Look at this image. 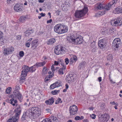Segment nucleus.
<instances>
[{
    "label": "nucleus",
    "mask_w": 122,
    "mask_h": 122,
    "mask_svg": "<svg viewBox=\"0 0 122 122\" xmlns=\"http://www.w3.org/2000/svg\"><path fill=\"white\" fill-rule=\"evenodd\" d=\"M10 104L13 106L16 105L17 106L15 110V116H13L11 118L9 119L6 122H18L19 116L21 112V109L20 106H17V100H14L13 98H12L10 100Z\"/></svg>",
    "instance_id": "nucleus-1"
},
{
    "label": "nucleus",
    "mask_w": 122,
    "mask_h": 122,
    "mask_svg": "<svg viewBox=\"0 0 122 122\" xmlns=\"http://www.w3.org/2000/svg\"><path fill=\"white\" fill-rule=\"evenodd\" d=\"M41 109L37 107H30L27 110L26 114L30 118H35L41 115Z\"/></svg>",
    "instance_id": "nucleus-2"
},
{
    "label": "nucleus",
    "mask_w": 122,
    "mask_h": 122,
    "mask_svg": "<svg viewBox=\"0 0 122 122\" xmlns=\"http://www.w3.org/2000/svg\"><path fill=\"white\" fill-rule=\"evenodd\" d=\"M83 37L81 35H76L75 36H71L68 38V41L69 42L75 45H80L83 42Z\"/></svg>",
    "instance_id": "nucleus-3"
},
{
    "label": "nucleus",
    "mask_w": 122,
    "mask_h": 122,
    "mask_svg": "<svg viewBox=\"0 0 122 122\" xmlns=\"http://www.w3.org/2000/svg\"><path fill=\"white\" fill-rule=\"evenodd\" d=\"M54 31L59 34L66 33L68 30V27L66 25L61 24H58L54 26Z\"/></svg>",
    "instance_id": "nucleus-4"
},
{
    "label": "nucleus",
    "mask_w": 122,
    "mask_h": 122,
    "mask_svg": "<svg viewBox=\"0 0 122 122\" xmlns=\"http://www.w3.org/2000/svg\"><path fill=\"white\" fill-rule=\"evenodd\" d=\"M88 9L87 7L84 5L83 8L82 10H76L75 16L77 18H80L84 17L87 13Z\"/></svg>",
    "instance_id": "nucleus-5"
},
{
    "label": "nucleus",
    "mask_w": 122,
    "mask_h": 122,
    "mask_svg": "<svg viewBox=\"0 0 122 122\" xmlns=\"http://www.w3.org/2000/svg\"><path fill=\"white\" fill-rule=\"evenodd\" d=\"M22 69L23 70L21 74L20 80L23 82L25 78V77L27 76V72L29 71V67L25 65H24L22 66Z\"/></svg>",
    "instance_id": "nucleus-6"
},
{
    "label": "nucleus",
    "mask_w": 122,
    "mask_h": 122,
    "mask_svg": "<svg viewBox=\"0 0 122 122\" xmlns=\"http://www.w3.org/2000/svg\"><path fill=\"white\" fill-rule=\"evenodd\" d=\"M110 23L111 24L114 26H120L122 24V19L118 18L112 20Z\"/></svg>",
    "instance_id": "nucleus-7"
},
{
    "label": "nucleus",
    "mask_w": 122,
    "mask_h": 122,
    "mask_svg": "<svg viewBox=\"0 0 122 122\" xmlns=\"http://www.w3.org/2000/svg\"><path fill=\"white\" fill-rule=\"evenodd\" d=\"M121 40L119 38H117L114 40L112 44V47L115 49L118 48L120 44Z\"/></svg>",
    "instance_id": "nucleus-8"
},
{
    "label": "nucleus",
    "mask_w": 122,
    "mask_h": 122,
    "mask_svg": "<svg viewBox=\"0 0 122 122\" xmlns=\"http://www.w3.org/2000/svg\"><path fill=\"white\" fill-rule=\"evenodd\" d=\"M78 111L77 107L75 105H73L69 108L70 115V116H73L76 114Z\"/></svg>",
    "instance_id": "nucleus-9"
},
{
    "label": "nucleus",
    "mask_w": 122,
    "mask_h": 122,
    "mask_svg": "<svg viewBox=\"0 0 122 122\" xmlns=\"http://www.w3.org/2000/svg\"><path fill=\"white\" fill-rule=\"evenodd\" d=\"M14 48L12 46H10L7 48L4 49L3 53L5 56H7L11 54L14 51Z\"/></svg>",
    "instance_id": "nucleus-10"
},
{
    "label": "nucleus",
    "mask_w": 122,
    "mask_h": 122,
    "mask_svg": "<svg viewBox=\"0 0 122 122\" xmlns=\"http://www.w3.org/2000/svg\"><path fill=\"white\" fill-rule=\"evenodd\" d=\"M64 50L63 47L61 46H56L55 49L54 51L55 53L57 55L62 54L64 52Z\"/></svg>",
    "instance_id": "nucleus-11"
},
{
    "label": "nucleus",
    "mask_w": 122,
    "mask_h": 122,
    "mask_svg": "<svg viewBox=\"0 0 122 122\" xmlns=\"http://www.w3.org/2000/svg\"><path fill=\"white\" fill-rule=\"evenodd\" d=\"M58 119L56 117L51 116L43 120L41 122H58Z\"/></svg>",
    "instance_id": "nucleus-12"
},
{
    "label": "nucleus",
    "mask_w": 122,
    "mask_h": 122,
    "mask_svg": "<svg viewBox=\"0 0 122 122\" xmlns=\"http://www.w3.org/2000/svg\"><path fill=\"white\" fill-rule=\"evenodd\" d=\"M106 38H104L99 41L98 45L101 48L103 49L106 46L107 44V43L106 42Z\"/></svg>",
    "instance_id": "nucleus-13"
},
{
    "label": "nucleus",
    "mask_w": 122,
    "mask_h": 122,
    "mask_svg": "<svg viewBox=\"0 0 122 122\" xmlns=\"http://www.w3.org/2000/svg\"><path fill=\"white\" fill-rule=\"evenodd\" d=\"M39 44V41L37 39L33 40L31 43V48L33 50L35 49L37 47Z\"/></svg>",
    "instance_id": "nucleus-14"
},
{
    "label": "nucleus",
    "mask_w": 122,
    "mask_h": 122,
    "mask_svg": "<svg viewBox=\"0 0 122 122\" xmlns=\"http://www.w3.org/2000/svg\"><path fill=\"white\" fill-rule=\"evenodd\" d=\"M13 92L15 96L20 101L22 99L23 97L22 95L20 93L19 91L14 90Z\"/></svg>",
    "instance_id": "nucleus-15"
},
{
    "label": "nucleus",
    "mask_w": 122,
    "mask_h": 122,
    "mask_svg": "<svg viewBox=\"0 0 122 122\" xmlns=\"http://www.w3.org/2000/svg\"><path fill=\"white\" fill-rule=\"evenodd\" d=\"M14 9L16 12H20L22 10V7L20 3H17L14 7Z\"/></svg>",
    "instance_id": "nucleus-16"
},
{
    "label": "nucleus",
    "mask_w": 122,
    "mask_h": 122,
    "mask_svg": "<svg viewBox=\"0 0 122 122\" xmlns=\"http://www.w3.org/2000/svg\"><path fill=\"white\" fill-rule=\"evenodd\" d=\"M61 86V81H58L55 83L51 84L50 86V88L51 89H53L55 88L60 86Z\"/></svg>",
    "instance_id": "nucleus-17"
},
{
    "label": "nucleus",
    "mask_w": 122,
    "mask_h": 122,
    "mask_svg": "<svg viewBox=\"0 0 122 122\" xmlns=\"http://www.w3.org/2000/svg\"><path fill=\"white\" fill-rule=\"evenodd\" d=\"M61 66L62 67L58 71V73L60 75H62L64 74L63 71L66 69V66L64 63L61 62Z\"/></svg>",
    "instance_id": "nucleus-18"
},
{
    "label": "nucleus",
    "mask_w": 122,
    "mask_h": 122,
    "mask_svg": "<svg viewBox=\"0 0 122 122\" xmlns=\"http://www.w3.org/2000/svg\"><path fill=\"white\" fill-rule=\"evenodd\" d=\"M4 34L0 31V46H2L4 44L5 39L4 38Z\"/></svg>",
    "instance_id": "nucleus-19"
},
{
    "label": "nucleus",
    "mask_w": 122,
    "mask_h": 122,
    "mask_svg": "<svg viewBox=\"0 0 122 122\" xmlns=\"http://www.w3.org/2000/svg\"><path fill=\"white\" fill-rule=\"evenodd\" d=\"M101 117L103 118L104 122H106L109 120V116L108 114L105 113L102 114H101Z\"/></svg>",
    "instance_id": "nucleus-20"
},
{
    "label": "nucleus",
    "mask_w": 122,
    "mask_h": 122,
    "mask_svg": "<svg viewBox=\"0 0 122 122\" xmlns=\"http://www.w3.org/2000/svg\"><path fill=\"white\" fill-rule=\"evenodd\" d=\"M56 41V39L54 38H51L48 40L47 42L46 43L48 45H53Z\"/></svg>",
    "instance_id": "nucleus-21"
},
{
    "label": "nucleus",
    "mask_w": 122,
    "mask_h": 122,
    "mask_svg": "<svg viewBox=\"0 0 122 122\" xmlns=\"http://www.w3.org/2000/svg\"><path fill=\"white\" fill-rule=\"evenodd\" d=\"M54 102V98L51 97L48 100H46L45 101V102L47 105H51Z\"/></svg>",
    "instance_id": "nucleus-22"
},
{
    "label": "nucleus",
    "mask_w": 122,
    "mask_h": 122,
    "mask_svg": "<svg viewBox=\"0 0 122 122\" xmlns=\"http://www.w3.org/2000/svg\"><path fill=\"white\" fill-rule=\"evenodd\" d=\"M33 32V30L31 28H29L25 32V36H28Z\"/></svg>",
    "instance_id": "nucleus-23"
},
{
    "label": "nucleus",
    "mask_w": 122,
    "mask_h": 122,
    "mask_svg": "<svg viewBox=\"0 0 122 122\" xmlns=\"http://www.w3.org/2000/svg\"><path fill=\"white\" fill-rule=\"evenodd\" d=\"M105 7H106V9H106V5L105 6V4L100 3L98 4L97 6V9H102L104 8Z\"/></svg>",
    "instance_id": "nucleus-24"
},
{
    "label": "nucleus",
    "mask_w": 122,
    "mask_h": 122,
    "mask_svg": "<svg viewBox=\"0 0 122 122\" xmlns=\"http://www.w3.org/2000/svg\"><path fill=\"white\" fill-rule=\"evenodd\" d=\"M113 12L115 14H118L119 13H122V8H116L114 11Z\"/></svg>",
    "instance_id": "nucleus-25"
},
{
    "label": "nucleus",
    "mask_w": 122,
    "mask_h": 122,
    "mask_svg": "<svg viewBox=\"0 0 122 122\" xmlns=\"http://www.w3.org/2000/svg\"><path fill=\"white\" fill-rule=\"evenodd\" d=\"M32 39V38H30L27 41L25 44V46L26 47L29 48L30 47L31 44V41Z\"/></svg>",
    "instance_id": "nucleus-26"
},
{
    "label": "nucleus",
    "mask_w": 122,
    "mask_h": 122,
    "mask_svg": "<svg viewBox=\"0 0 122 122\" xmlns=\"http://www.w3.org/2000/svg\"><path fill=\"white\" fill-rule=\"evenodd\" d=\"M77 60V58L76 56L74 55L73 56V58H71L70 60V62L72 63L73 62H75Z\"/></svg>",
    "instance_id": "nucleus-27"
},
{
    "label": "nucleus",
    "mask_w": 122,
    "mask_h": 122,
    "mask_svg": "<svg viewBox=\"0 0 122 122\" xmlns=\"http://www.w3.org/2000/svg\"><path fill=\"white\" fill-rule=\"evenodd\" d=\"M105 14L104 11H100L97 13L96 14V17H100Z\"/></svg>",
    "instance_id": "nucleus-28"
},
{
    "label": "nucleus",
    "mask_w": 122,
    "mask_h": 122,
    "mask_svg": "<svg viewBox=\"0 0 122 122\" xmlns=\"http://www.w3.org/2000/svg\"><path fill=\"white\" fill-rule=\"evenodd\" d=\"M36 67L35 65L30 67L29 68V71H30V72H34L36 70Z\"/></svg>",
    "instance_id": "nucleus-29"
},
{
    "label": "nucleus",
    "mask_w": 122,
    "mask_h": 122,
    "mask_svg": "<svg viewBox=\"0 0 122 122\" xmlns=\"http://www.w3.org/2000/svg\"><path fill=\"white\" fill-rule=\"evenodd\" d=\"M26 17L25 16H22L20 18V21L22 22H24L26 20Z\"/></svg>",
    "instance_id": "nucleus-30"
},
{
    "label": "nucleus",
    "mask_w": 122,
    "mask_h": 122,
    "mask_svg": "<svg viewBox=\"0 0 122 122\" xmlns=\"http://www.w3.org/2000/svg\"><path fill=\"white\" fill-rule=\"evenodd\" d=\"M102 33L104 35H105L106 34H107L108 30L106 28H103L102 30Z\"/></svg>",
    "instance_id": "nucleus-31"
},
{
    "label": "nucleus",
    "mask_w": 122,
    "mask_h": 122,
    "mask_svg": "<svg viewBox=\"0 0 122 122\" xmlns=\"http://www.w3.org/2000/svg\"><path fill=\"white\" fill-rule=\"evenodd\" d=\"M12 90V89L11 87H8L6 89L5 92L7 94H10L11 93V91Z\"/></svg>",
    "instance_id": "nucleus-32"
},
{
    "label": "nucleus",
    "mask_w": 122,
    "mask_h": 122,
    "mask_svg": "<svg viewBox=\"0 0 122 122\" xmlns=\"http://www.w3.org/2000/svg\"><path fill=\"white\" fill-rule=\"evenodd\" d=\"M107 60L110 62H112L113 60V56L111 54L108 55L107 57Z\"/></svg>",
    "instance_id": "nucleus-33"
},
{
    "label": "nucleus",
    "mask_w": 122,
    "mask_h": 122,
    "mask_svg": "<svg viewBox=\"0 0 122 122\" xmlns=\"http://www.w3.org/2000/svg\"><path fill=\"white\" fill-rule=\"evenodd\" d=\"M107 34H111L113 32L114 29L112 28H110L107 29Z\"/></svg>",
    "instance_id": "nucleus-34"
},
{
    "label": "nucleus",
    "mask_w": 122,
    "mask_h": 122,
    "mask_svg": "<svg viewBox=\"0 0 122 122\" xmlns=\"http://www.w3.org/2000/svg\"><path fill=\"white\" fill-rule=\"evenodd\" d=\"M84 118L83 117L81 116L80 117L79 116H76L75 118V120H81Z\"/></svg>",
    "instance_id": "nucleus-35"
},
{
    "label": "nucleus",
    "mask_w": 122,
    "mask_h": 122,
    "mask_svg": "<svg viewBox=\"0 0 122 122\" xmlns=\"http://www.w3.org/2000/svg\"><path fill=\"white\" fill-rule=\"evenodd\" d=\"M60 90L52 91L51 92V93L54 95H56L58 94L60 92Z\"/></svg>",
    "instance_id": "nucleus-36"
},
{
    "label": "nucleus",
    "mask_w": 122,
    "mask_h": 122,
    "mask_svg": "<svg viewBox=\"0 0 122 122\" xmlns=\"http://www.w3.org/2000/svg\"><path fill=\"white\" fill-rule=\"evenodd\" d=\"M47 71V69L46 67H44L42 70L43 74L44 75L46 74Z\"/></svg>",
    "instance_id": "nucleus-37"
},
{
    "label": "nucleus",
    "mask_w": 122,
    "mask_h": 122,
    "mask_svg": "<svg viewBox=\"0 0 122 122\" xmlns=\"http://www.w3.org/2000/svg\"><path fill=\"white\" fill-rule=\"evenodd\" d=\"M62 101L61 99L59 98L56 101L55 103L56 104H59L60 102L62 103Z\"/></svg>",
    "instance_id": "nucleus-38"
},
{
    "label": "nucleus",
    "mask_w": 122,
    "mask_h": 122,
    "mask_svg": "<svg viewBox=\"0 0 122 122\" xmlns=\"http://www.w3.org/2000/svg\"><path fill=\"white\" fill-rule=\"evenodd\" d=\"M48 74H49V77L50 78H52L54 76V72H52L51 71H50L48 72Z\"/></svg>",
    "instance_id": "nucleus-39"
},
{
    "label": "nucleus",
    "mask_w": 122,
    "mask_h": 122,
    "mask_svg": "<svg viewBox=\"0 0 122 122\" xmlns=\"http://www.w3.org/2000/svg\"><path fill=\"white\" fill-rule=\"evenodd\" d=\"M51 70L52 71V72L54 73L56 69L55 68L54 65H52L51 67Z\"/></svg>",
    "instance_id": "nucleus-40"
},
{
    "label": "nucleus",
    "mask_w": 122,
    "mask_h": 122,
    "mask_svg": "<svg viewBox=\"0 0 122 122\" xmlns=\"http://www.w3.org/2000/svg\"><path fill=\"white\" fill-rule=\"evenodd\" d=\"M19 55L20 57H23L24 55V53L23 51H21L19 52Z\"/></svg>",
    "instance_id": "nucleus-41"
},
{
    "label": "nucleus",
    "mask_w": 122,
    "mask_h": 122,
    "mask_svg": "<svg viewBox=\"0 0 122 122\" xmlns=\"http://www.w3.org/2000/svg\"><path fill=\"white\" fill-rule=\"evenodd\" d=\"M65 86L66 87V88L63 90V92H66L68 89V86L67 84H66Z\"/></svg>",
    "instance_id": "nucleus-42"
},
{
    "label": "nucleus",
    "mask_w": 122,
    "mask_h": 122,
    "mask_svg": "<svg viewBox=\"0 0 122 122\" xmlns=\"http://www.w3.org/2000/svg\"><path fill=\"white\" fill-rule=\"evenodd\" d=\"M96 115L94 114H93L92 115H90V117L91 118L93 119H95L96 118Z\"/></svg>",
    "instance_id": "nucleus-43"
},
{
    "label": "nucleus",
    "mask_w": 122,
    "mask_h": 122,
    "mask_svg": "<svg viewBox=\"0 0 122 122\" xmlns=\"http://www.w3.org/2000/svg\"><path fill=\"white\" fill-rule=\"evenodd\" d=\"M60 61V62H59L58 61H55L54 62V64H53V65H54V66L55 65L56 66H57L59 65V63H60V62H61V63L62 62V63L61 61Z\"/></svg>",
    "instance_id": "nucleus-44"
},
{
    "label": "nucleus",
    "mask_w": 122,
    "mask_h": 122,
    "mask_svg": "<svg viewBox=\"0 0 122 122\" xmlns=\"http://www.w3.org/2000/svg\"><path fill=\"white\" fill-rule=\"evenodd\" d=\"M50 78L48 76H46L45 79V81L46 82H47L48 81L50 80Z\"/></svg>",
    "instance_id": "nucleus-45"
},
{
    "label": "nucleus",
    "mask_w": 122,
    "mask_h": 122,
    "mask_svg": "<svg viewBox=\"0 0 122 122\" xmlns=\"http://www.w3.org/2000/svg\"><path fill=\"white\" fill-rule=\"evenodd\" d=\"M36 67H38L41 66V63L39 62L37 63L35 65Z\"/></svg>",
    "instance_id": "nucleus-46"
},
{
    "label": "nucleus",
    "mask_w": 122,
    "mask_h": 122,
    "mask_svg": "<svg viewBox=\"0 0 122 122\" xmlns=\"http://www.w3.org/2000/svg\"><path fill=\"white\" fill-rule=\"evenodd\" d=\"M69 60L68 58H66L65 59V62L66 65H67L69 62Z\"/></svg>",
    "instance_id": "nucleus-47"
},
{
    "label": "nucleus",
    "mask_w": 122,
    "mask_h": 122,
    "mask_svg": "<svg viewBox=\"0 0 122 122\" xmlns=\"http://www.w3.org/2000/svg\"><path fill=\"white\" fill-rule=\"evenodd\" d=\"M21 37V36L20 35H18L16 37V39L17 40H20Z\"/></svg>",
    "instance_id": "nucleus-48"
},
{
    "label": "nucleus",
    "mask_w": 122,
    "mask_h": 122,
    "mask_svg": "<svg viewBox=\"0 0 122 122\" xmlns=\"http://www.w3.org/2000/svg\"><path fill=\"white\" fill-rule=\"evenodd\" d=\"M15 89L16 90H19L20 89V87L19 86L16 85L15 87Z\"/></svg>",
    "instance_id": "nucleus-49"
},
{
    "label": "nucleus",
    "mask_w": 122,
    "mask_h": 122,
    "mask_svg": "<svg viewBox=\"0 0 122 122\" xmlns=\"http://www.w3.org/2000/svg\"><path fill=\"white\" fill-rule=\"evenodd\" d=\"M46 62L45 61H44L42 62H41V66H43L44 65H45Z\"/></svg>",
    "instance_id": "nucleus-50"
},
{
    "label": "nucleus",
    "mask_w": 122,
    "mask_h": 122,
    "mask_svg": "<svg viewBox=\"0 0 122 122\" xmlns=\"http://www.w3.org/2000/svg\"><path fill=\"white\" fill-rule=\"evenodd\" d=\"M46 110L47 112H51V109L49 108H47Z\"/></svg>",
    "instance_id": "nucleus-51"
},
{
    "label": "nucleus",
    "mask_w": 122,
    "mask_h": 122,
    "mask_svg": "<svg viewBox=\"0 0 122 122\" xmlns=\"http://www.w3.org/2000/svg\"><path fill=\"white\" fill-rule=\"evenodd\" d=\"M52 19H51L49 20H48L47 21V24H48L49 23H51L52 21Z\"/></svg>",
    "instance_id": "nucleus-52"
},
{
    "label": "nucleus",
    "mask_w": 122,
    "mask_h": 122,
    "mask_svg": "<svg viewBox=\"0 0 122 122\" xmlns=\"http://www.w3.org/2000/svg\"><path fill=\"white\" fill-rule=\"evenodd\" d=\"M40 15L41 16L43 17L46 15V14L45 13H41L40 14Z\"/></svg>",
    "instance_id": "nucleus-53"
},
{
    "label": "nucleus",
    "mask_w": 122,
    "mask_h": 122,
    "mask_svg": "<svg viewBox=\"0 0 122 122\" xmlns=\"http://www.w3.org/2000/svg\"><path fill=\"white\" fill-rule=\"evenodd\" d=\"M83 122H89L88 120L87 119H84L83 120Z\"/></svg>",
    "instance_id": "nucleus-54"
},
{
    "label": "nucleus",
    "mask_w": 122,
    "mask_h": 122,
    "mask_svg": "<svg viewBox=\"0 0 122 122\" xmlns=\"http://www.w3.org/2000/svg\"><path fill=\"white\" fill-rule=\"evenodd\" d=\"M111 104H112V105H115L116 103L115 101H113V102H110Z\"/></svg>",
    "instance_id": "nucleus-55"
},
{
    "label": "nucleus",
    "mask_w": 122,
    "mask_h": 122,
    "mask_svg": "<svg viewBox=\"0 0 122 122\" xmlns=\"http://www.w3.org/2000/svg\"><path fill=\"white\" fill-rule=\"evenodd\" d=\"M98 80L99 82H100L102 81V77H99L98 78Z\"/></svg>",
    "instance_id": "nucleus-56"
},
{
    "label": "nucleus",
    "mask_w": 122,
    "mask_h": 122,
    "mask_svg": "<svg viewBox=\"0 0 122 122\" xmlns=\"http://www.w3.org/2000/svg\"><path fill=\"white\" fill-rule=\"evenodd\" d=\"M110 81L112 83L114 84L116 83L115 82L113 81L112 80L110 79Z\"/></svg>",
    "instance_id": "nucleus-57"
},
{
    "label": "nucleus",
    "mask_w": 122,
    "mask_h": 122,
    "mask_svg": "<svg viewBox=\"0 0 122 122\" xmlns=\"http://www.w3.org/2000/svg\"><path fill=\"white\" fill-rule=\"evenodd\" d=\"M45 0H38V2L40 3H43V2Z\"/></svg>",
    "instance_id": "nucleus-58"
},
{
    "label": "nucleus",
    "mask_w": 122,
    "mask_h": 122,
    "mask_svg": "<svg viewBox=\"0 0 122 122\" xmlns=\"http://www.w3.org/2000/svg\"><path fill=\"white\" fill-rule=\"evenodd\" d=\"M116 105H117L115 106L114 107L115 109H117V106L118 105V103H117V104H116Z\"/></svg>",
    "instance_id": "nucleus-59"
},
{
    "label": "nucleus",
    "mask_w": 122,
    "mask_h": 122,
    "mask_svg": "<svg viewBox=\"0 0 122 122\" xmlns=\"http://www.w3.org/2000/svg\"><path fill=\"white\" fill-rule=\"evenodd\" d=\"M43 58L44 59V60H45L47 59V57L46 56H43Z\"/></svg>",
    "instance_id": "nucleus-60"
},
{
    "label": "nucleus",
    "mask_w": 122,
    "mask_h": 122,
    "mask_svg": "<svg viewBox=\"0 0 122 122\" xmlns=\"http://www.w3.org/2000/svg\"><path fill=\"white\" fill-rule=\"evenodd\" d=\"M48 15L50 16V18L51 17V14L50 12H49L48 13Z\"/></svg>",
    "instance_id": "nucleus-61"
},
{
    "label": "nucleus",
    "mask_w": 122,
    "mask_h": 122,
    "mask_svg": "<svg viewBox=\"0 0 122 122\" xmlns=\"http://www.w3.org/2000/svg\"><path fill=\"white\" fill-rule=\"evenodd\" d=\"M24 5H27V2L26 1H25V3L24 4Z\"/></svg>",
    "instance_id": "nucleus-62"
},
{
    "label": "nucleus",
    "mask_w": 122,
    "mask_h": 122,
    "mask_svg": "<svg viewBox=\"0 0 122 122\" xmlns=\"http://www.w3.org/2000/svg\"><path fill=\"white\" fill-rule=\"evenodd\" d=\"M93 107H90V110H93Z\"/></svg>",
    "instance_id": "nucleus-63"
},
{
    "label": "nucleus",
    "mask_w": 122,
    "mask_h": 122,
    "mask_svg": "<svg viewBox=\"0 0 122 122\" xmlns=\"http://www.w3.org/2000/svg\"><path fill=\"white\" fill-rule=\"evenodd\" d=\"M119 96L121 97L122 98V95L121 94H119Z\"/></svg>",
    "instance_id": "nucleus-64"
}]
</instances>
